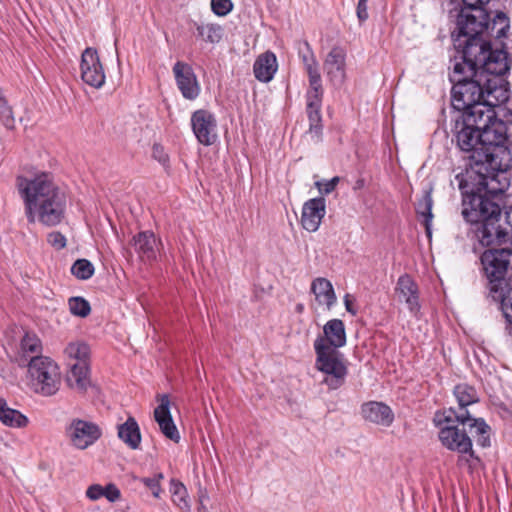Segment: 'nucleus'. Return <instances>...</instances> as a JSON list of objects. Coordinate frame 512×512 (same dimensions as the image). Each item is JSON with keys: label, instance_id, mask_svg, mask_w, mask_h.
<instances>
[{"label": "nucleus", "instance_id": "nucleus-8", "mask_svg": "<svg viewBox=\"0 0 512 512\" xmlns=\"http://www.w3.org/2000/svg\"><path fill=\"white\" fill-rule=\"evenodd\" d=\"M27 367L35 393L49 397L59 391L61 373L54 360L47 356H30Z\"/></svg>", "mask_w": 512, "mask_h": 512}, {"label": "nucleus", "instance_id": "nucleus-16", "mask_svg": "<svg viewBox=\"0 0 512 512\" xmlns=\"http://www.w3.org/2000/svg\"><path fill=\"white\" fill-rule=\"evenodd\" d=\"M323 68L330 83L340 88L346 80V51L343 47L334 46L327 54Z\"/></svg>", "mask_w": 512, "mask_h": 512}, {"label": "nucleus", "instance_id": "nucleus-23", "mask_svg": "<svg viewBox=\"0 0 512 512\" xmlns=\"http://www.w3.org/2000/svg\"><path fill=\"white\" fill-rule=\"evenodd\" d=\"M135 252L143 261L156 260L157 239L152 231H141L134 235L130 241Z\"/></svg>", "mask_w": 512, "mask_h": 512}, {"label": "nucleus", "instance_id": "nucleus-28", "mask_svg": "<svg viewBox=\"0 0 512 512\" xmlns=\"http://www.w3.org/2000/svg\"><path fill=\"white\" fill-rule=\"evenodd\" d=\"M311 291L315 295L316 301L321 305H326L327 309L336 303V295L333 286L326 278H316L311 284Z\"/></svg>", "mask_w": 512, "mask_h": 512}, {"label": "nucleus", "instance_id": "nucleus-40", "mask_svg": "<svg viewBox=\"0 0 512 512\" xmlns=\"http://www.w3.org/2000/svg\"><path fill=\"white\" fill-rule=\"evenodd\" d=\"M233 9L231 0H211V10L217 16H226Z\"/></svg>", "mask_w": 512, "mask_h": 512}, {"label": "nucleus", "instance_id": "nucleus-48", "mask_svg": "<svg viewBox=\"0 0 512 512\" xmlns=\"http://www.w3.org/2000/svg\"><path fill=\"white\" fill-rule=\"evenodd\" d=\"M344 305H345L347 312H349L353 316H355L357 314V309L354 308L353 301L350 299L349 294H346L344 296Z\"/></svg>", "mask_w": 512, "mask_h": 512}, {"label": "nucleus", "instance_id": "nucleus-45", "mask_svg": "<svg viewBox=\"0 0 512 512\" xmlns=\"http://www.w3.org/2000/svg\"><path fill=\"white\" fill-rule=\"evenodd\" d=\"M490 0H462L463 8L472 11L485 10L484 6L488 4Z\"/></svg>", "mask_w": 512, "mask_h": 512}, {"label": "nucleus", "instance_id": "nucleus-5", "mask_svg": "<svg viewBox=\"0 0 512 512\" xmlns=\"http://www.w3.org/2000/svg\"><path fill=\"white\" fill-rule=\"evenodd\" d=\"M472 420L469 412L455 414L453 407L443 412H436L434 423L439 427L438 437L441 444L448 450L460 454L458 464L465 463L473 467V462L479 463L480 458L473 450V443L465 430V426Z\"/></svg>", "mask_w": 512, "mask_h": 512}, {"label": "nucleus", "instance_id": "nucleus-41", "mask_svg": "<svg viewBox=\"0 0 512 512\" xmlns=\"http://www.w3.org/2000/svg\"><path fill=\"white\" fill-rule=\"evenodd\" d=\"M163 478V475L161 473L155 475L154 477H151V478H142L141 479V482L147 487L149 488V490L151 491L152 495L156 498L159 497L160 495V492H161V487H160V480Z\"/></svg>", "mask_w": 512, "mask_h": 512}, {"label": "nucleus", "instance_id": "nucleus-24", "mask_svg": "<svg viewBox=\"0 0 512 512\" xmlns=\"http://www.w3.org/2000/svg\"><path fill=\"white\" fill-rule=\"evenodd\" d=\"M69 366L70 370L66 375L68 386L80 393H85L91 386L87 361L70 363Z\"/></svg>", "mask_w": 512, "mask_h": 512}, {"label": "nucleus", "instance_id": "nucleus-42", "mask_svg": "<svg viewBox=\"0 0 512 512\" xmlns=\"http://www.w3.org/2000/svg\"><path fill=\"white\" fill-rule=\"evenodd\" d=\"M340 178L338 176L333 177L330 180H320L315 182V186L319 190L321 194H330L335 190L337 184L339 183Z\"/></svg>", "mask_w": 512, "mask_h": 512}, {"label": "nucleus", "instance_id": "nucleus-39", "mask_svg": "<svg viewBox=\"0 0 512 512\" xmlns=\"http://www.w3.org/2000/svg\"><path fill=\"white\" fill-rule=\"evenodd\" d=\"M65 353L74 362L87 361V358L89 356V347L87 344L82 342L70 343L65 348Z\"/></svg>", "mask_w": 512, "mask_h": 512}, {"label": "nucleus", "instance_id": "nucleus-34", "mask_svg": "<svg viewBox=\"0 0 512 512\" xmlns=\"http://www.w3.org/2000/svg\"><path fill=\"white\" fill-rule=\"evenodd\" d=\"M197 36L209 43H219L223 36V28L218 24L194 22Z\"/></svg>", "mask_w": 512, "mask_h": 512}, {"label": "nucleus", "instance_id": "nucleus-29", "mask_svg": "<svg viewBox=\"0 0 512 512\" xmlns=\"http://www.w3.org/2000/svg\"><path fill=\"white\" fill-rule=\"evenodd\" d=\"M453 393L458 402V408L455 409V414L458 416L460 413L469 412L467 407L479 401L476 389L466 383H460L454 387Z\"/></svg>", "mask_w": 512, "mask_h": 512}, {"label": "nucleus", "instance_id": "nucleus-36", "mask_svg": "<svg viewBox=\"0 0 512 512\" xmlns=\"http://www.w3.org/2000/svg\"><path fill=\"white\" fill-rule=\"evenodd\" d=\"M71 274L79 280L90 279L95 271L94 265L87 259H77L71 266Z\"/></svg>", "mask_w": 512, "mask_h": 512}, {"label": "nucleus", "instance_id": "nucleus-47", "mask_svg": "<svg viewBox=\"0 0 512 512\" xmlns=\"http://www.w3.org/2000/svg\"><path fill=\"white\" fill-rule=\"evenodd\" d=\"M367 3L368 0H358L356 12L360 22H364L368 19Z\"/></svg>", "mask_w": 512, "mask_h": 512}, {"label": "nucleus", "instance_id": "nucleus-1", "mask_svg": "<svg viewBox=\"0 0 512 512\" xmlns=\"http://www.w3.org/2000/svg\"><path fill=\"white\" fill-rule=\"evenodd\" d=\"M507 130L506 123L497 115L459 114L452 129V142L469 161V168L462 172L470 178L480 171L506 172L512 163L506 146Z\"/></svg>", "mask_w": 512, "mask_h": 512}, {"label": "nucleus", "instance_id": "nucleus-44", "mask_svg": "<svg viewBox=\"0 0 512 512\" xmlns=\"http://www.w3.org/2000/svg\"><path fill=\"white\" fill-rule=\"evenodd\" d=\"M103 497H105L110 502H116L120 499L121 493L115 484H108L103 487Z\"/></svg>", "mask_w": 512, "mask_h": 512}, {"label": "nucleus", "instance_id": "nucleus-31", "mask_svg": "<svg viewBox=\"0 0 512 512\" xmlns=\"http://www.w3.org/2000/svg\"><path fill=\"white\" fill-rule=\"evenodd\" d=\"M0 421L4 425L14 428H22L28 424V418L20 411L8 407L3 398H0Z\"/></svg>", "mask_w": 512, "mask_h": 512}, {"label": "nucleus", "instance_id": "nucleus-37", "mask_svg": "<svg viewBox=\"0 0 512 512\" xmlns=\"http://www.w3.org/2000/svg\"><path fill=\"white\" fill-rule=\"evenodd\" d=\"M69 310L74 316L85 318L91 312L90 303L81 296H74L68 300Z\"/></svg>", "mask_w": 512, "mask_h": 512}, {"label": "nucleus", "instance_id": "nucleus-6", "mask_svg": "<svg viewBox=\"0 0 512 512\" xmlns=\"http://www.w3.org/2000/svg\"><path fill=\"white\" fill-rule=\"evenodd\" d=\"M488 297L499 298L512 279V246L488 248L480 256Z\"/></svg>", "mask_w": 512, "mask_h": 512}, {"label": "nucleus", "instance_id": "nucleus-12", "mask_svg": "<svg viewBox=\"0 0 512 512\" xmlns=\"http://www.w3.org/2000/svg\"><path fill=\"white\" fill-rule=\"evenodd\" d=\"M191 126L196 139L202 145L210 146L216 141L217 121L210 111L205 109L194 111L191 115Z\"/></svg>", "mask_w": 512, "mask_h": 512}, {"label": "nucleus", "instance_id": "nucleus-33", "mask_svg": "<svg viewBox=\"0 0 512 512\" xmlns=\"http://www.w3.org/2000/svg\"><path fill=\"white\" fill-rule=\"evenodd\" d=\"M494 302L500 303V309L505 318V333L512 338V293L510 287H507L499 298L490 297Z\"/></svg>", "mask_w": 512, "mask_h": 512}, {"label": "nucleus", "instance_id": "nucleus-17", "mask_svg": "<svg viewBox=\"0 0 512 512\" xmlns=\"http://www.w3.org/2000/svg\"><path fill=\"white\" fill-rule=\"evenodd\" d=\"M172 70L182 96L187 100L196 99L200 94V85L192 67L185 62L177 61Z\"/></svg>", "mask_w": 512, "mask_h": 512}, {"label": "nucleus", "instance_id": "nucleus-43", "mask_svg": "<svg viewBox=\"0 0 512 512\" xmlns=\"http://www.w3.org/2000/svg\"><path fill=\"white\" fill-rule=\"evenodd\" d=\"M47 242L57 250L66 247V237L58 231H53L47 235Z\"/></svg>", "mask_w": 512, "mask_h": 512}, {"label": "nucleus", "instance_id": "nucleus-21", "mask_svg": "<svg viewBox=\"0 0 512 512\" xmlns=\"http://www.w3.org/2000/svg\"><path fill=\"white\" fill-rule=\"evenodd\" d=\"M361 414L365 420L385 427L390 426L394 420L391 408L377 401L364 403L361 406Z\"/></svg>", "mask_w": 512, "mask_h": 512}, {"label": "nucleus", "instance_id": "nucleus-46", "mask_svg": "<svg viewBox=\"0 0 512 512\" xmlns=\"http://www.w3.org/2000/svg\"><path fill=\"white\" fill-rule=\"evenodd\" d=\"M103 494V487L99 484L89 486L86 491V496L93 501L103 497Z\"/></svg>", "mask_w": 512, "mask_h": 512}, {"label": "nucleus", "instance_id": "nucleus-26", "mask_svg": "<svg viewBox=\"0 0 512 512\" xmlns=\"http://www.w3.org/2000/svg\"><path fill=\"white\" fill-rule=\"evenodd\" d=\"M277 67L275 54L267 51L259 55L253 65L255 78L261 82L267 83L273 79Z\"/></svg>", "mask_w": 512, "mask_h": 512}, {"label": "nucleus", "instance_id": "nucleus-4", "mask_svg": "<svg viewBox=\"0 0 512 512\" xmlns=\"http://www.w3.org/2000/svg\"><path fill=\"white\" fill-rule=\"evenodd\" d=\"M16 187L25 205L29 223L36 219L45 226H56L65 215L66 197L54 183L50 173L41 172L32 179L16 177Z\"/></svg>", "mask_w": 512, "mask_h": 512}, {"label": "nucleus", "instance_id": "nucleus-15", "mask_svg": "<svg viewBox=\"0 0 512 512\" xmlns=\"http://www.w3.org/2000/svg\"><path fill=\"white\" fill-rule=\"evenodd\" d=\"M474 13L466 12L462 8L457 17V28L459 36H482L489 28L490 16L486 10H478Z\"/></svg>", "mask_w": 512, "mask_h": 512}, {"label": "nucleus", "instance_id": "nucleus-10", "mask_svg": "<svg viewBox=\"0 0 512 512\" xmlns=\"http://www.w3.org/2000/svg\"><path fill=\"white\" fill-rule=\"evenodd\" d=\"M466 38L462 49L461 61L454 65H460L463 69L477 70L484 58L492 48L490 41L484 40L482 36H464Z\"/></svg>", "mask_w": 512, "mask_h": 512}, {"label": "nucleus", "instance_id": "nucleus-2", "mask_svg": "<svg viewBox=\"0 0 512 512\" xmlns=\"http://www.w3.org/2000/svg\"><path fill=\"white\" fill-rule=\"evenodd\" d=\"M504 172L480 171L472 178L463 172L455 175L462 195L461 215L468 223L475 224V235L483 247L506 241L508 233L499 224L502 210L499 204L487 194L502 193L506 185H501L498 177Z\"/></svg>", "mask_w": 512, "mask_h": 512}, {"label": "nucleus", "instance_id": "nucleus-18", "mask_svg": "<svg viewBox=\"0 0 512 512\" xmlns=\"http://www.w3.org/2000/svg\"><path fill=\"white\" fill-rule=\"evenodd\" d=\"M395 294L400 302H404L413 315H417L421 305L419 302V287L407 273L401 275L395 286Z\"/></svg>", "mask_w": 512, "mask_h": 512}, {"label": "nucleus", "instance_id": "nucleus-14", "mask_svg": "<svg viewBox=\"0 0 512 512\" xmlns=\"http://www.w3.org/2000/svg\"><path fill=\"white\" fill-rule=\"evenodd\" d=\"M81 78L94 88H100L105 83V74L95 49L88 47L81 56Z\"/></svg>", "mask_w": 512, "mask_h": 512}, {"label": "nucleus", "instance_id": "nucleus-49", "mask_svg": "<svg viewBox=\"0 0 512 512\" xmlns=\"http://www.w3.org/2000/svg\"><path fill=\"white\" fill-rule=\"evenodd\" d=\"M157 152H161V147L159 145H154L153 146V156L158 159L159 162L161 163H166L168 161V156L167 155H161V156H157Z\"/></svg>", "mask_w": 512, "mask_h": 512}, {"label": "nucleus", "instance_id": "nucleus-27", "mask_svg": "<svg viewBox=\"0 0 512 512\" xmlns=\"http://www.w3.org/2000/svg\"><path fill=\"white\" fill-rule=\"evenodd\" d=\"M117 435L130 449L136 450L140 447L141 433L134 417L129 416L124 423L118 425Z\"/></svg>", "mask_w": 512, "mask_h": 512}, {"label": "nucleus", "instance_id": "nucleus-22", "mask_svg": "<svg viewBox=\"0 0 512 512\" xmlns=\"http://www.w3.org/2000/svg\"><path fill=\"white\" fill-rule=\"evenodd\" d=\"M323 336H319L316 340H321L324 346L334 351L346 344V331L345 325L340 319H331L323 327Z\"/></svg>", "mask_w": 512, "mask_h": 512}, {"label": "nucleus", "instance_id": "nucleus-20", "mask_svg": "<svg viewBox=\"0 0 512 512\" xmlns=\"http://www.w3.org/2000/svg\"><path fill=\"white\" fill-rule=\"evenodd\" d=\"M159 402V405L154 410L155 420L165 437L175 443H178L180 440V435L170 412L169 396L167 394L160 395Z\"/></svg>", "mask_w": 512, "mask_h": 512}, {"label": "nucleus", "instance_id": "nucleus-35", "mask_svg": "<svg viewBox=\"0 0 512 512\" xmlns=\"http://www.w3.org/2000/svg\"><path fill=\"white\" fill-rule=\"evenodd\" d=\"M21 350L25 360L22 365H27V357L32 354L33 356H39L42 352V344L40 339L35 334L26 333L20 343Z\"/></svg>", "mask_w": 512, "mask_h": 512}, {"label": "nucleus", "instance_id": "nucleus-11", "mask_svg": "<svg viewBox=\"0 0 512 512\" xmlns=\"http://www.w3.org/2000/svg\"><path fill=\"white\" fill-rule=\"evenodd\" d=\"M66 434L72 445L78 449H86L102 435L98 425L82 419H72L66 427Z\"/></svg>", "mask_w": 512, "mask_h": 512}, {"label": "nucleus", "instance_id": "nucleus-52", "mask_svg": "<svg viewBox=\"0 0 512 512\" xmlns=\"http://www.w3.org/2000/svg\"><path fill=\"white\" fill-rule=\"evenodd\" d=\"M161 155H164V154L162 153V151H161V152H157V156H161Z\"/></svg>", "mask_w": 512, "mask_h": 512}, {"label": "nucleus", "instance_id": "nucleus-50", "mask_svg": "<svg viewBox=\"0 0 512 512\" xmlns=\"http://www.w3.org/2000/svg\"><path fill=\"white\" fill-rule=\"evenodd\" d=\"M499 21L500 23L504 24L505 27H508V18L507 16L505 15V13L503 12H498L497 15H496V19L494 20V22L496 21Z\"/></svg>", "mask_w": 512, "mask_h": 512}, {"label": "nucleus", "instance_id": "nucleus-51", "mask_svg": "<svg viewBox=\"0 0 512 512\" xmlns=\"http://www.w3.org/2000/svg\"><path fill=\"white\" fill-rule=\"evenodd\" d=\"M303 309H304L303 304H298L296 306V311L299 312V313H301L303 311Z\"/></svg>", "mask_w": 512, "mask_h": 512}, {"label": "nucleus", "instance_id": "nucleus-13", "mask_svg": "<svg viewBox=\"0 0 512 512\" xmlns=\"http://www.w3.org/2000/svg\"><path fill=\"white\" fill-rule=\"evenodd\" d=\"M323 98V87L309 88L306 93V113L309 120L308 133L317 142L321 140L323 125L321 106Z\"/></svg>", "mask_w": 512, "mask_h": 512}, {"label": "nucleus", "instance_id": "nucleus-25", "mask_svg": "<svg viewBox=\"0 0 512 512\" xmlns=\"http://www.w3.org/2000/svg\"><path fill=\"white\" fill-rule=\"evenodd\" d=\"M298 53L308 74L309 88L322 87L319 63L310 44L307 41H304L303 48H299Z\"/></svg>", "mask_w": 512, "mask_h": 512}, {"label": "nucleus", "instance_id": "nucleus-9", "mask_svg": "<svg viewBox=\"0 0 512 512\" xmlns=\"http://www.w3.org/2000/svg\"><path fill=\"white\" fill-rule=\"evenodd\" d=\"M510 70L509 53L504 49L492 48L484 58L482 64L477 68V72L481 73L484 78L497 81V87L502 89H509L508 83L504 80L503 76Z\"/></svg>", "mask_w": 512, "mask_h": 512}, {"label": "nucleus", "instance_id": "nucleus-7", "mask_svg": "<svg viewBox=\"0 0 512 512\" xmlns=\"http://www.w3.org/2000/svg\"><path fill=\"white\" fill-rule=\"evenodd\" d=\"M314 350L316 353L315 366L318 371L325 376L322 384H325L329 390H338L346 383L348 375V366L344 355L339 351H334L333 347L324 346L321 340L314 341Z\"/></svg>", "mask_w": 512, "mask_h": 512}, {"label": "nucleus", "instance_id": "nucleus-3", "mask_svg": "<svg viewBox=\"0 0 512 512\" xmlns=\"http://www.w3.org/2000/svg\"><path fill=\"white\" fill-rule=\"evenodd\" d=\"M453 84L451 89L452 107L461 113L483 112L486 115H497L495 107L509 99V89L497 87V79L484 78L477 70H466L454 65L449 75Z\"/></svg>", "mask_w": 512, "mask_h": 512}, {"label": "nucleus", "instance_id": "nucleus-30", "mask_svg": "<svg viewBox=\"0 0 512 512\" xmlns=\"http://www.w3.org/2000/svg\"><path fill=\"white\" fill-rule=\"evenodd\" d=\"M433 199H432V188L423 191L422 197L417 201L415 205L416 213L419 217L423 218L422 223L425 227L426 234L431 238L432 231L431 225L433 220Z\"/></svg>", "mask_w": 512, "mask_h": 512}, {"label": "nucleus", "instance_id": "nucleus-32", "mask_svg": "<svg viewBox=\"0 0 512 512\" xmlns=\"http://www.w3.org/2000/svg\"><path fill=\"white\" fill-rule=\"evenodd\" d=\"M468 426L470 427V432L472 433L473 437L476 438V443L479 446L483 448L491 446V428L483 418L472 417V420L468 423Z\"/></svg>", "mask_w": 512, "mask_h": 512}, {"label": "nucleus", "instance_id": "nucleus-38", "mask_svg": "<svg viewBox=\"0 0 512 512\" xmlns=\"http://www.w3.org/2000/svg\"><path fill=\"white\" fill-rule=\"evenodd\" d=\"M172 500L180 509H188L186 487L179 481H171Z\"/></svg>", "mask_w": 512, "mask_h": 512}, {"label": "nucleus", "instance_id": "nucleus-19", "mask_svg": "<svg viewBox=\"0 0 512 512\" xmlns=\"http://www.w3.org/2000/svg\"><path fill=\"white\" fill-rule=\"evenodd\" d=\"M326 213V200L316 197L306 201L302 208L301 225L308 232L318 230Z\"/></svg>", "mask_w": 512, "mask_h": 512}]
</instances>
